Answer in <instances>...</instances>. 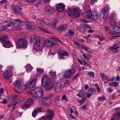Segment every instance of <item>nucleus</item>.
<instances>
[{
	"mask_svg": "<svg viewBox=\"0 0 120 120\" xmlns=\"http://www.w3.org/2000/svg\"><path fill=\"white\" fill-rule=\"evenodd\" d=\"M57 40H58L52 38H49L44 42L41 40L39 36L33 35L31 36L30 41L31 43L36 44L38 46H42L45 45L46 46L49 47L54 46L57 43Z\"/></svg>",
	"mask_w": 120,
	"mask_h": 120,
	"instance_id": "obj_1",
	"label": "nucleus"
},
{
	"mask_svg": "<svg viewBox=\"0 0 120 120\" xmlns=\"http://www.w3.org/2000/svg\"><path fill=\"white\" fill-rule=\"evenodd\" d=\"M83 13L87 18L93 20H96L99 16V13L96 11H94L91 13V10H84Z\"/></svg>",
	"mask_w": 120,
	"mask_h": 120,
	"instance_id": "obj_2",
	"label": "nucleus"
},
{
	"mask_svg": "<svg viewBox=\"0 0 120 120\" xmlns=\"http://www.w3.org/2000/svg\"><path fill=\"white\" fill-rule=\"evenodd\" d=\"M30 94L33 97L37 99L41 98L43 95V90L40 87L36 88L31 91Z\"/></svg>",
	"mask_w": 120,
	"mask_h": 120,
	"instance_id": "obj_3",
	"label": "nucleus"
},
{
	"mask_svg": "<svg viewBox=\"0 0 120 120\" xmlns=\"http://www.w3.org/2000/svg\"><path fill=\"white\" fill-rule=\"evenodd\" d=\"M22 21L20 19H11L10 21L8 22L7 26L8 27L16 26L17 24L18 26H22L23 25Z\"/></svg>",
	"mask_w": 120,
	"mask_h": 120,
	"instance_id": "obj_4",
	"label": "nucleus"
},
{
	"mask_svg": "<svg viewBox=\"0 0 120 120\" xmlns=\"http://www.w3.org/2000/svg\"><path fill=\"white\" fill-rule=\"evenodd\" d=\"M0 40L1 41L4 47L8 48L13 46V45L9 40L7 36L3 35L0 37Z\"/></svg>",
	"mask_w": 120,
	"mask_h": 120,
	"instance_id": "obj_5",
	"label": "nucleus"
},
{
	"mask_svg": "<svg viewBox=\"0 0 120 120\" xmlns=\"http://www.w3.org/2000/svg\"><path fill=\"white\" fill-rule=\"evenodd\" d=\"M109 10L107 8H105L102 9L100 13V17L101 20L105 22L106 21L109 14Z\"/></svg>",
	"mask_w": 120,
	"mask_h": 120,
	"instance_id": "obj_6",
	"label": "nucleus"
},
{
	"mask_svg": "<svg viewBox=\"0 0 120 120\" xmlns=\"http://www.w3.org/2000/svg\"><path fill=\"white\" fill-rule=\"evenodd\" d=\"M68 13L70 16L79 17L81 13L80 10L77 8L71 9L68 11Z\"/></svg>",
	"mask_w": 120,
	"mask_h": 120,
	"instance_id": "obj_7",
	"label": "nucleus"
},
{
	"mask_svg": "<svg viewBox=\"0 0 120 120\" xmlns=\"http://www.w3.org/2000/svg\"><path fill=\"white\" fill-rule=\"evenodd\" d=\"M59 56V59L60 60H67L69 56L68 52L63 50L59 51L58 52Z\"/></svg>",
	"mask_w": 120,
	"mask_h": 120,
	"instance_id": "obj_8",
	"label": "nucleus"
},
{
	"mask_svg": "<svg viewBox=\"0 0 120 120\" xmlns=\"http://www.w3.org/2000/svg\"><path fill=\"white\" fill-rule=\"evenodd\" d=\"M75 72V69H70L66 71L64 75V78L66 79L69 78L74 75Z\"/></svg>",
	"mask_w": 120,
	"mask_h": 120,
	"instance_id": "obj_9",
	"label": "nucleus"
},
{
	"mask_svg": "<svg viewBox=\"0 0 120 120\" xmlns=\"http://www.w3.org/2000/svg\"><path fill=\"white\" fill-rule=\"evenodd\" d=\"M28 41L24 38L19 39L17 42V45L19 47H24L27 46Z\"/></svg>",
	"mask_w": 120,
	"mask_h": 120,
	"instance_id": "obj_10",
	"label": "nucleus"
},
{
	"mask_svg": "<svg viewBox=\"0 0 120 120\" xmlns=\"http://www.w3.org/2000/svg\"><path fill=\"white\" fill-rule=\"evenodd\" d=\"M66 85L65 82H59L56 84L55 90L57 92H60L61 91L62 88L65 86Z\"/></svg>",
	"mask_w": 120,
	"mask_h": 120,
	"instance_id": "obj_11",
	"label": "nucleus"
},
{
	"mask_svg": "<svg viewBox=\"0 0 120 120\" xmlns=\"http://www.w3.org/2000/svg\"><path fill=\"white\" fill-rule=\"evenodd\" d=\"M11 7L14 13L15 14L19 15L21 14L22 8H20L19 6L15 5H11Z\"/></svg>",
	"mask_w": 120,
	"mask_h": 120,
	"instance_id": "obj_12",
	"label": "nucleus"
},
{
	"mask_svg": "<svg viewBox=\"0 0 120 120\" xmlns=\"http://www.w3.org/2000/svg\"><path fill=\"white\" fill-rule=\"evenodd\" d=\"M44 11L48 14L52 15L54 12L55 10L52 7L48 5L45 8Z\"/></svg>",
	"mask_w": 120,
	"mask_h": 120,
	"instance_id": "obj_13",
	"label": "nucleus"
},
{
	"mask_svg": "<svg viewBox=\"0 0 120 120\" xmlns=\"http://www.w3.org/2000/svg\"><path fill=\"white\" fill-rule=\"evenodd\" d=\"M47 115L46 118L48 120H52L54 116V111L52 110L48 109L47 111Z\"/></svg>",
	"mask_w": 120,
	"mask_h": 120,
	"instance_id": "obj_14",
	"label": "nucleus"
},
{
	"mask_svg": "<svg viewBox=\"0 0 120 120\" xmlns=\"http://www.w3.org/2000/svg\"><path fill=\"white\" fill-rule=\"evenodd\" d=\"M112 30L110 31L111 34H120V27L117 26L112 28Z\"/></svg>",
	"mask_w": 120,
	"mask_h": 120,
	"instance_id": "obj_15",
	"label": "nucleus"
},
{
	"mask_svg": "<svg viewBox=\"0 0 120 120\" xmlns=\"http://www.w3.org/2000/svg\"><path fill=\"white\" fill-rule=\"evenodd\" d=\"M65 5L62 3H59L56 6V10L59 12H63L65 9Z\"/></svg>",
	"mask_w": 120,
	"mask_h": 120,
	"instance_id": "obj_16",
	"label": "nucleus"
},
{
	"mask_svg": "<svg viewBox=\"0 0 120 120\" xmlns=\"http://www.w3.org/2000/svg\"><path fill=\"white\" fill-rule=\"evenodd\" d=\"M12 75L11 71L9 69L5 70L3 76L4 78L7 79H9Z\"/></svg>",
	"mask_w": 120,
	"mask_h": 120,
	"instance_id": "obj_17",
	"label": "nucleus"
},
{
	"mask_svg": "<svg viewBox=\"0 0 120 120\" xmlns=\"http://www.w3.org/2000/svg\"><path fill=\"white\" fill-rule=\"evenodd\" d=\"M36 81L35 79H33L31 80L30 81L27 83V87L30 88L34 86L36 84Z\"/></svg>",
	"mask_w": 120,
	"mask_h": 120,
	"instance_id": "obj_18",
	"label": "nucleus"
},
{
	"mask_svg": "<svg viewBox=\"0 0 120 120\" xmlns=\"http://www.w3.org/2000/svg\"><path fill=\"white\" fill-rule=\"evenodd\" d=\"M50 82L49 81V78L47 77H44L41 80V86L44 87L46 84H47Z\"/></svg>",
	"mask_w": 120,
	"mask_h": 120,
	"instance_id": "obj_19",
	"label": "nucleus"
},
{
	"mask_svg": "<svg viewBox=\"0 0 120 120\" xmlns=\"http://www.w3.org/2000/svg\"><path fill=\"white\" fill-rule=\"evenodd\" d=\"M120 47L119 43H115L110 48L111 50L113 51L114 53L118 52L119 51L117 49Z\"/></svg>",
	"mask_w": 120,
	"mask_h": 120,
	"instance_id": "obj_20",
	"label": "nucleus"
},
{
	"mask_svg": "<svg viewBox=\"0 0 120 120\" xmlns=\"http://www.w3.org/2000/svg\"><path fill=\"white\" fill-rule=\"evenodd\" d=\"M45 85L44 86L45 87V90H49L53 88L54 84L53 82H50Z\"/></svg>",
	"mask_w": 120,
	"mask_h": 120,
	"instance_id": "obj_21",
	"label": "nucleus"
},
{
	"mask_svg": "<svg viewBox=\"0 0 120 120\" xmlns=\"http://www.w3.org/2000/svg\"><path fill=\"white\" fill-rule=\"evenodd\" d=\"M118 21L116 17L111 18L110 19V23L112 26L116 25L118 24Z\"/></svg>",
	"mask_w": 120,
	"mask_h": 120,
	"instance_id": "obj_22",
	"label": "nucleus"
},
{
	"mask_svg": "<svg viewBox=\"0 0 120 120\" xmlns=\"http://www.w3.org/2000/svg\"><path fill=\"white\" fill-rule=\"evenodd\" d=\"M37 22L39 25L45 28H47L48 26L47 24L43 20H40L38 19L37 20Z\"/></svg>",
	"mask_w": 120,
	"mask_h": 120,
	"instance_id": "obj_23",
	"label": "nucleus"
},
{
	"mask_svg": "<svg viewBox=\"0 0 120 120\" xmlns=\"http://www.w3.org/2000/svg\"><path fill=\"white\" fill-rule=\"evenodd\" d=\"M51 100L48 97L43 98L42 99L41 101L42 103L47 102H49V103H51Z\"/></svg>",
	"mask_w": 120,
	"mask_h": 120,
	"instance_id": "obj_24",
	"label": "nucleus"
},
{
	"mask_svg": "<svg viewBox=\"0 0 120 120\" xmlns=\"http://www.w3.org/2000/svg\"><path fill=\"white\" fill-rule=\"evenodd\" d=\"M22 82V80L18 79L17 80L16 82H14L13 83V85L15 86H18L21 84Z\"/></svg>",
	"mask_w": 120,
	"mask_h": 120,
	"instance_id": "obj_25",
	"label": "nucleus"
},
{
	"mask_svg": "<svg viewBox=\"0 0 120 120\" xmlns=\"http://www.w3.org/2000/svg\"><path fill=\"white\" fill-rule=\"evenodd\" d=\"M26 71L28 72H30L33 69V67L31 65L29 64L26 66Z\"/></svg>",
	"mask_w": 120,
	"mask_h": 120,
	"instance_id": "obj_26",
	"label": "nucleus"
},
{
	"mask_svg": "<svg viewBox=\"0 0 120 120\" xmlns=\"http://www.w3.org/2000/svg\"><path fill=\"white\" fill-rule=\"evenodd\" d=\"M49 74L50 75L51 77L53 79H56V73L55 72L52 71H50L49 72Z\"/></svg>",
	"mask_w": 120,
	"mask_h": 120,
	"instance_id": "obj_27",
	"label": "nucleus"
},
{
	"mask_svg": "<svg viewBox=\"0 0 120 120\" xmlns=\"http://www.w3.org/2000/svg\"><path fill=\"white\" fill-rule=\"evenodd\" d=\"M26 27L28 29L33 30L34 28V26L31 25L29 23H26Z\"/></svg>",
	"mask_w": 120,
	"mask_h": 120,
	"instance_id": "obj_28",
	"label": "nucleus"
},
{
	"mask_svg": "<svg viewBox=\"0 0 120 120\" xmlns=\"http://www.w3.org/2000/svg\"><path fill=\"white\" fill-rule=\"evenodd\" d=\"M27 88H28L27 86V84L24 85H21L19 87V89L21 90H25Z\"/></svg>",
	"mask_w": 120,
	"mask_h": 120,
	"instance_id": "obj_29",
	"label": "nucleus"
},
{
	"mask_svg": "<svg viewBox=\"0 0 120 120\" xmlns=\"http://www.w3.org/2000/svg\"><path fill=\"white\" fill-rule=\"evenodd\" d=\"M67 27V26L66 25H64L59 27V29L61 31H63L66 29Z\"/></svg>",
	"mask_w": 120,
	"mask_h": 120,
	"instance_id": "obj_30",
	"label": "nucleus"
},
{
	"mask_svg": "<svg viewBox=\"0 0 120 120\" xmlns=\"http://www.w3.org/2000/svg\"><path fill=\"white\" fill-rule=\"evenodd\" d=\"M38 112H43L45 111L44 109L41 107H39L35 109Z\"/></svg>",
	"mask_w": 120,
	"mask_h": 120,
	"instance_id": "obj_31",
	"label": "nucleus"
},
{
	"mask_svg": "<svg viewBox=\"0 0 120 120\" xmlns=\"http://www.w3.org/2000/svg\"><path fill=\"white\" fill-rule=\"evenodd\" d=\"M31 105L30 104L26 101L25 102L23 106L24 107H26V108H27L28 107H29Z\"/></svg>",
	"mask_w": 120,
	"mask_h": 120,
	"instance_id": "obj_32",
	"label": "nucleus"
},
{
	"mask_svg": "<svg viewBox=\"0 0 120 120\" xmlns=\"http://www.w3.org/2000/svg\"><path fill=\"white\" fill-rule=\"evenodd\" d=\"M60 100L59 97L58 96H56L54 100V101L56 103H57Z\"/></svg>",
	"mask_w": 120,
	"mask_h": 120,
	"instance_id": "obj_33",
	"label": "nucleus"
},
{
	"mask_svg": "<svg viewBox=\"0 0 120 120\" xmlns=\"http://www.w3.org/2000/svg\"><path fill=\"white\" fill-rule=\"evenodd\" d=\"M17 24L14 27H13L12 29L13 30H20L21 29V28L19 27H17Z\"/></svg>",
	"mask_w": 120,
	"mask_h": 120,
	"instance_id": "obj_34",
	"label": "nucleus"
},
{
	"mask_svg": "<svg viewBox=\"0 0 120 120\" xmlns=\"http://www.w3.org/2000/svg\"><path fill=\"white\" fill-rule=\"evenodd\" d=\"M61 100H62L65 101H66L68 100V98H67V96L65 94H64L61 98Z\"/></svg>",
	"mask_w": 120,
	"mask_h": 120,
	"instance_id": "obj_35",
	"label": "nucleus"
},
{
	"mask_svg": "<svg viewBox=\"0 0 120 120\" xmlns=\"http://www.w3.org/2000/svg\"><path fill=\"white\" fill-rule=\"evenodd\" d=\"M74 31L71 30H69L68 31V35L71 36L74 35Z\"/></svg>",
	"mask_w": 120,
	"mask_h": 120,
	"instance_id": "obj_36",
	"label": "nucleus"
},
{
	"mask_svg": "<svg viewBox=\"0 0 120 120\" xmlns=\"http://www.w3.org/2000/svg\"><path fill=\"white\" fill-rule=\"evenodd\" d=\"M7 27L8 26H7V25L2 26L1 28V31H3L7 29Z\"/></svg>",
	"mask_w": 120,
	"mask_h": 120,
	"instance_id": "obj_37",
	"label": "nucleus"
},
{
	"mask_svg": "<svg viewBox=\"0 0 120 120\" xmlns=\"http://www.w3.org/2000/svg\"><path fill=\"white\" fill-rule=\"evenodd\" d=\"M84 94L82 91H79V92L78 94H77V95L79 97H83L84 96Z\"/></svg>",
	"mask_w": 120,
	"mask_h": 120,
	"instance_id": "obj_38",
	"label": "nucleus"
},
{
	"mask_svg": "<svg viewBox=\"0 0 120 120\" xmlns=\"http://www.w3.org/2000/svg\"><path fill=\"white\" fill-rule=\"evenodd\" d=\"M96 90L94 88H92L91 87L89 88L88 90V92L90 91L91 93H93Z\"/></svg>",
	"mask_w": 120,
	"mask_h": 120,
	"instance_id": "obj_39",
	"label": "nucleus"
},
{
	"mask_svg": "<svg viewBox=\"0 0 120 120\" xmlns=\"http://www.w3.org/2000/svg\"><path fill=\"white\" fill-rule=\"evenodd\" d=\"M38 112L36 111V110L35 109L33 112L32 113V116L34 117H35Z\"/></svg>",
	"mask_w": 120,
	"mask_h": 120,
	"instance_id": "obj_40",
	"label": "nucleus"
},
{
	"mask_svg": "<svg viewBox=\"0 0 120 120\" xmlns=\"http://www.w3.org/2000/svg\"><path fill=\"white\" fill-rule=\"evenodd\" d=\"M115 116H116L117 119H119L120 117V112L116 113L115 114Z\"/></svg>",
	"mask_w": 120,
	"mask_h": 120,
	"instance_id": "obj_41",
	"label": "nucleus"
},
{
	"mask_svg": "<svg viewBox=\"0 0 120 120\" xmlns=\"http://www.w3.org/2000/svg\"><path fill=\"white\" fill-rule=\"evenodd\" d=\"M37 71L39 73H41L43 72L44 71V70L42 68H38L37 69Z\"/></svg>",
	"mask_w": 120,
	"mask_h": 120,
	"instance_id": "obj_42",
	"label": "nucleus"
},
{
	"mask_svg": "<svg viewBox=\"0 0 120 120\" xmlns=\"http://www.w3.org/2000/svg\"><path fill=\"white\" fill-rule=\"evenodd\" d=\"M27 102H28L31 105L33 103V100L31 98H29L27 101Z\"/></svg>",
	"mask_w": 120,
	"mask_h": 120,
	"instance_id": "obj_43",
	"label": "nucleus"
},
{
	"mask_svg": "<svg viewBox=\"0 0 120 120\" xmlns=\"http://www.w3.org/2000/svg\"><path fill=\"white\" fill-rule=\"evenodd\" d=\"M88 75L90 77H94V74L92 72H88Z\"/></svg>",
	"mask_w": 120,
	"mask_h": 120,
	"instance_id": "obj_44",
	"label": "nucleus"
},
{
	"mask_svg": "<svg viewBox=\"0 0 120 120\" xmlns=\"http://www.w3.org/2000/svg\"><path fill=\"white\" fill-rule=\"evenodd\" d=\"M84 57V58L87 60H89V57L87 56L86 55H85V54H83L82 55Z\"/></svg>",
	"mask_w": 120,
	"mask_h": 120,
	"instance_id": "obj_45",
	"label": "nucleus"
},
{
	"mask_svg": "<svg viewBox=\"0 0 120 120\" xmlns=\"http://www.w3.org/2000/svg\"><path fill=\"white\" fill-rule=\"evenodd\" d=\"M86 100V98L85 97H84L81 101L80 102L82 103H83L85 102Z\"/></svg>",
	"mask_w": 120,
	"mask_h": 120,
	"instance_id": "obj_46",
	"label": "nucleus"
},
{
	"mask_svg": "<svg viewBox=\"0 0 120 120\" xmlns=\"http://www.w3.org/2000/svg\"><path fill=\"white\" fill-rule=\"evenodd\" d=\"M101 41H102L105 38L101 36H98L97 37Z\"/></svg>",
	"mask_w": 120,
	"mask_h": 120,
	"instance_id": "obj_47",
	"label": "nucleus"
},
{
	"mask_svg": "<svg viewBox=\"0 0 120 120\" xmlns=\"http://www.w3.org/2000/svg\"><path fill=\"white\" fill-rule=\"evenodd\" d=\"M105 99V98L104 96L100 97L98 98V99L99 101H102Z\"/></svg>",
	"mask_w": 120,
	"mask_h": 120,
	"instance_id": "obj_48",
	"label": "nucleus"
},
{
	"mask_svg": "<svg viewBox=\"0 0 120 120\" xmlns=\"http://www.w3.org/2000/svg\"><path fill=\"white\" fill-rule=\"evenodd\" d=\"M103 80H105L107 82H109L111 81V79L108 77H107L105 78H104L103 79Z\"/></svg>",
	"mask_w": 120,
	"mask_h": 120,
	"instance_id": "obj_49",
	"label": "nucleus"
},
{
	"mask_svg": "<svg viewBox=\"0 0 120 120\" xmlns=\"http://www.w3.org/2000/svg\"><path fill=\"white\" fill-rule=\"evenodd\" d=\"M98 0H91V5H93Z\"/></svg>",
	"mask_w": 120,
	"mask_h": 120,
	"instance_id": "obj_50",
	"label": "nucleus"
},
{
	"mask_svg": "<svg viewBox=\"0 0 120 120\" xmlns=\"http://www.w3.org/2000/svg\"><path fill=\"white\" fill-rule=\"evenodd\" d=\"M9 120H15V118L13 116H10L9 118Z\"/></svg>",
	"mask_w": 120,
	"mask_h": 120,
	"instance_id": "obj_51",
	"label": "nucleus"
},
{
	"mask_svg": "<svg viewBox=\"0 0 120 120\" xmlns=\"http://www.w3.org/2000/svg\"><path fill=\"white\" fill-rule=\"evenodd\" d=\"M7 2V0H3L0 2V4L2 3L3 4H6Z\"/></svg>",
	"mask_w": 120,
	"mask_h": 120,
	"instance_id": "obj_52",
	"label": "nucleus"
},
{
	"mask_svg": "<svg viewBox=\"0 0 120 120\" xmlns=\"http://www.w3.org/2000/svg\"><path fill=\"white\" fill-rule=\"evenodd\" d=\"M112 84L114 86H118L117 83L116 82H112Z\"/></svg>",
	"mask_w": 120,
	"mask_h": 120,
	"instance_id": "obj_53",
	"label": "nucleus"
},
{
	"mask_svg": "<svg viewBox=\"0 0 120 120\" xmlns=\"http://www.w3.org/2000/svg\"><path fill=\"white\" fill-rule=\"evenodd\" d=\"M86 95L88 97L90 98L91 96L92 95L91 94L89 93V92L87 93L86 94Z\"/></svg>",
	"mask_w": 120,
	"mask_h": 120,
	"instance_id": "obj_54",
	"label": "nucleus"
},
{
	"mask_svg": "<svg viewBox=\"0 0 120 120\" xmlns=\"http://www.w3.org/2000/svg\"><path fill=\"white\" fill-rule=\"evenodd\" d=\"M50 103H49V102H45V103H42V104L45 105L47 106H48L49 105V104Z\"/></svg>",
	"mask_w": 120,
	"mask_h": 120,
	"instance_id": "obj_55",
	"label": "nucleus"
},
{
	"mask_svg": "<svg viewBox=\"0 0 120 120\" xmlns=\"http://www.w3.org/2000/svg\"><path fill=\"white\" fill-rule=\"evenodd\" d=\"M79 73H77V75L74 76L73 78V79H76L77 77L79 76Z\"/></svg>",
	"mask_w": 120,
	"mask_h": 120,
	"instance_id": "obj_56",
	"label": "nucleus"
},
{
	"mask_svg": "<svg viewBox=\"0 0 120 120\" xmlns=\"http://www.w3.org/2000/svg\"><path fill=\"white\" fill-rule=\"evenodd\" d=\"M82 48L83 49L86 50V51L88 52H89L88 50H87L88 49H89L88 47H82Z\"/></svg>",
	"mask_w": 120,
	"mask_h": 120,
	"instance_id": "obj_57",
	"label": "nucleus"
},
{
	"mask_svg": "<svg viewBox=\"0 0 120 120\" xmlns=\"http://www.w3.org/2000/svg\"><path fill=\"white\" fill-rule=\"evenodd\" d=\"M55 54V53H54L53 52H52V51H50L48 53V55H54Z\"/></svg>",
	"mask_w": 120,
	"mask_h": 120,
	"instance_id": "obj_58",
	"label": "nucleus"
},
{
	"mask_svg": "<svg viewBox=\"0 0 120 120\" xmlns=\"http://www.w3.org/2000/svg\"><path fill=\"white\" fill-rule=\"evenodd\" d=\"M82 62L83 64H84V65L86 66H87L89 65L85 61H83Z\"/></svg>",
	"mask_w": 120,
	"mask_h": 120,
	"instance_id": "obj_59",
	"label": "nucleus"
},
{
	"mask_svg": "<svg viewBox=\"0 0 120 120\" xmlns=\"http://www.w3.org/2000/svg\"><path fill=\"white\" fill-rule=\"evenodd\" d=\"M52 26V27L54 28H55L56 26V23L55 22H53Z\"/></svg>",
	"mask_w": 120,
	"mask_h": 120,
	"instance_id": "obj_60",
	"label": "nucleus"
},
{
	"mask_svg": "<svg viewBox=\"0 0 120 120\" xmlns=\"http://www.w3.org/2000/svg\"><path fill=\"white\" fill-rule=\"evenodd\" d=\"M40 30H41V31L43 32H47V31L44 29H42L41 28H40Z\"/></svg>",
	"mask_w": 120,
	"mask_h": 120,
	"instance_id": "obj_61",
	"label": "nucleus"
},
{
	"mask_svg": "<svg viewBox=\"0 0 120 120\" xmlns=\"http://www.w3.org/2000/svg\"><path fill=\"white\" fill-rule=\"evenodd\" d=\"M55 95L54 94L51 93L49 94V96L50 97H52Z\"/></svg>",
	"mask_w": 120,
	"mask_h": 120,
	"instance_id": "obj_62",
	"label": "nucleus"
},
{
	"mask_svg": "<svg viewBox=\"0 0 120 120\" xmlns=\"http://www.w3.org/2000/svg\"><path fill=\"white\" fill-rule=\"evenodd\" d=\"M85 90H87L89 88V86L87 84L85 86Z\"/></svg>",
	"mask_w": 120,
	"mask_h": 120,
	"instance_id": "obj_63",
	"label": "nucleus"
},
{
	"mask_svg": "<svg viewBox=\"0 0 120 120\" xmlns=\"http://www.w3.org/2000/svg\"><path fill=\"white\" fill-rule=\"evenodd\" d=\"M107 89L108 91L109 92H111L112 91V90L110 87H108Z\"/></svg>",
	"mask_w": 120,
	"mask_h": 120,
	"instance_id": "obj_64",
	"label": "nucleus"
}]
</instances>
